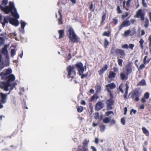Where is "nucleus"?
Masks as SVG:
<instances>
[{
	"mask_svg": "<svg viewBox=\"0 0 151 151\" xmlns=\"http://www.w3.org/2000/svg\"><path fill=\"white\" fill-rule=\"evenodd\" d=\"M144 27L146 28H147L148 27L149 25V22L148 19L147 18H146L145 20V21H144Z\"/></svg>",
	"mask_w": 151,
	"mask_h": 151,
	"instance_id": "obj_33",
	"label": "nucleus"
},
{
	"mask_svg": "<svg viewBox=\"0 0 151 151\" xmlns=\"http://www.w3.org/2000/svg\"><path fill=\"white\" fill-rule=\"evenodd\" d=\"M113 113V111H107L106 112V115L107 116H109L110 114L112 113Z\"/></svg>",
	"mask_w": 151,
	"mask_h": 151,
	"instance_id": "obj_60",
	"label": "nucleus"
},
{
	"mask_svg": "<svg viewBox=\"0 0 151 151\" xmlns=\"http://www.w3.org/2000/svg\"><path fill=\"white\" fill-rule=\"evenodd\" d=\"M107 88V90L108 89H112L116 87V85L114 83H112L110 84H107L105 86Z\"/></svg>",
	"mask_w": 151,
	"mask_h": 151,
	"instance_id": "obj_15",
	"label": "nucleus"
},
{
	"mask_svg": "<svg viewBox=\"0 0 151 151\" xmlns=\"http://www.w3.org/2000/svg\"><path fill=\"white\" fill-rule=\"evenodd\" d=\"M115 52L116 54L119 55L121 58H123L125 56V53L124 50L117 49L115 50Z\"/></svg>",
	"mask_w": 151,
	"mask_h": 151,
	"instance_id": "obj_10",
	"label": "nucleus"
},
{
	"mask_svg": "<svg viewBox=\"0 0 151 151\" xmlns=\"http://www.w3.org/2000/svg\"><path fill=\"white\" fill-rule=\"evenodd\" d=\"M125 70L127 73L130 74L132 72V68H131V64L130 63H128L127 64L125 67Z\"/></svg>",
	"mask_w": 151,
	"mask_h": 151,
	"instance_id": "obj_19",
	"label": "nucleus"
},
{
	"mask_svg": "<svg viewBox=\"0 0 151 151\" xmlns=\"http://www.w3.org/2000/svg\"><path fill=\"white\" fill-rule=\"evenodd\" d=\"M148 15L150 21L151 22V12H150L148 13Z\"/></svg>",
	"mask_w": 151,
	"mask_h": 151,
	"instance_id": "obj_64",
	"label": "nucleus"
},
{
	"mask_svg": "<svg viewBox=\"0 0 151 151\" xmlns=\"http://www.w3.org/2000/svg\"><path fill=\"white\" fill-rule=\"evenodd\" d=\"M101 86L100 85H97L96 87V92L98 93L101 91Z\"/></svg>",
	"mask_w": 151,
	"mask_h": 151,
	"instance_id": "obj_38",
	"label": "nucleus"
},
{
	"mask_svg": "<svg viewBox=\"0 0 151 151\" xmlns=\"http://www.w3.org/2000/svg\"><path fill=\"white\" fill-rule=\"evenodd\" d=\"M117 12L119 13H120L122 12V11L121 10L119 6H118L117 7Z\"/></svg>",
	"mask_w": 151,
	"mask_h": 151,
	"instance_id": "obj_62",
	"label": "nucleus"
},
{
	"mask_svg": "<svg viewBox=\"0 0 151 151\" xmlns=\"http://www.w3.org/2000/svg\"><path fill=\"white\" fill-rule=\"evenodd\" d=\"M77 111L79 113H81L83 110V107L82 106H78L77 107Z\"/></svg>",
	"mask_w": 151,
	"mask_h": 151,
	"instance_id": "obj_39",
	"label": "nucleus"
},
{
	"mask_svg": "<svg viewBox=\"0 0 151 151\" xmlns=\"http://www.w3.org/2000/svg\"><path fill=\"white\" fill-rule=\"evenodd\" d=\"M108 68V66L107 64H105L104 65L102 69L98 71V73L100 75H101L104 73L105 71L107 70Z\"/></svg>",
	"mask_w": 151,
	"mask_h": 151,
	"instance_id": "obj_13",
	"label": "nucleus"
},
{
	"mask_svg": "<svg viewBox=\"0 0 151 151\" xmlns=\"http://www.w3.org/2000/svg\"><path fill=\"white\" fill-rule=\"evenodd\" d=\"M99 118V113H96L95 114L94 116V118L95 119H97Z\"/></svg>",
	"mask_w": 151,
	"mask_h": 151,
	"instance_id": "obj_57",
	"label": "nucleus"
},
{
	"mask_svg": "<svg viewBox=\"0 0 151 151\" xmlns=\"http://www.w3.org/2000/svg\"><path fill=\"white\" fill-rule=\"evenodd\" d=\"M116 74L113 71L109 72L108 78L109 79H114L116 77Z\"/></svg>",
	"mask_w": 151,
	"mask_h": 151,
	"instance_id": "obj_21",
	"label": "nucleus"
},
{
	"mask_svg": "<svg viewBox=\"0 0 151 151\" xmlns=\"http://www.w3.org/2000/svg\"><path fill=\"white\" fill-rule=\"evenodd\" d=\"M8 0H3L2 3L0 5L1 9L6 14H8L11 12L13 16L17 19L19 18V16L17 13L16 9L14 6V4L13 2H9V6H6V5L8 3Z\"/></svg>",
	"mask_w": 151,
	"mask_h": 151,
	"instance_id": "obj_1",
	"label": "nucleus"
},
{
	"mask_svg": "<svg viewBox=\"0 0 151 151\" xmlns=\"http://www.w3.org/2000/svg\"><path fill=\"white\" fill-rule=\"evenodd\" d=\"M16 54L15 50L14 49H12L11 50V56H14Z\"/></svg>",
	"mask_w": 151,
	"mask_h": 151,
	"instance_id": "obj_48",
	"label": "nucleus"
},
{
	"mask_svg": "<svg viewBox=\"0 0 151 151\" xmlns=\"http://www.w3.org/2000/svg\"><path fill=\"white\" fill-rule=\"evenodd\" d=\"M78 149L76 151H88V148H87L86 147L82 146L81 145L78 146Z\"/></svg>",
	"mask_w": 151,
	"mask_h": 151,
	"instance_id": "obj_20",
	"label": "nucleus"
},
{
	"mask_svg": "<svg viewBox=\"0 0 151 151\" xmlns=\"http://www.w3.org/2000/svg\"><path fill=\"white\" fill-rule=\"evenodd\" d=\"M145 81L144 79H142L138 83V86H143L146 85Z\"/></svg>",
	"mask_w": 151,
	"mask_h": 151,
	"instance_id": "obj_30",
	"label": "nucleus"
},
{
	"mask_svg": "<svg viewBox=\"0 0 151 151\" xmlns=\"http://www.w3.org/2000/svg\"><path fill=\"white\" fill-rule=\"evenodd\" d=\"M8 75L6 74L4 71H3L0 74V76L1 77V79H6Z\"/></svg>",
	"mask_w": 151,
	"mask_h": 151,
	"instance_id": "obj_25",
	"label": "nucleus"
},
{
	"mask_svg": "<svg viewBox=\"0 0 151 151\" xmlns=\"http://www.w3.org/2000/svg\"><path fill=\"white\" fill-rule=\"evenodd\" d=\"M145 15V12H144L142 9H140L138 10L135 15V17L137 18L140 17V20L142 21H143L145 18L144 16Z\"/></svg>",
	"mask_w": 151,
	"mask_h": 151,
	"instance_id": "obj_6",
	"label": "nucleus"
},
{
	"mask_svg": "<svg viewBox=\"0 0 151 151\" xmlns=\"http://www.w3.org/2000/svg\"><path fill=\"white\" fill-rule=\"evenodd\" d=\"M79 41V38H70V41L71 43H78Z\"/></svg>",
	"mask_w": 151,
	"mask_h": 151,
	"instance_id": "obj_29",
	"label": "nucleus"
},
{
	"mask_svg": "<svg viewBox=\"0 0 151 151\" xmlns=\"http://www.w3.org/2000/svg\"><path fill=\"white\" fill-rule=\"evenodd\" d=\"M134 45L133 44H130L128 45V48H130L131 50H132Z\"/></svg>",
	"mask_w": 151,
	"mask_h": 151,
	"instance_id": "obj_50",
	"label": "nucleus"
},
{
	"mask_svg": "<svg viewBox=\"0 0 151 151\" xmlns=\"http://www.w3.org/2000/svg\"><path fill=\"white\" fill-rule=\"evenodd\" d=\"M129 74L126 73L124 74V73H122L120 75V78L122 80H126L128 78V76Z\"/></svg>",
	"mask_w": 151,
	"mask_h": 151,
	"instance_id": "obj_18",
	"label": "nucleus"
},
{
	"mask_svg": "<svg viewBox=\"0 0 151 151\" xmlns=\"http://www.w3.org/2000/svg\"><path fill=\"white\" fill-rule=\"evenodd\" d=\"M130 33V30H128L127 31H126L124 33V35L125 37H127L128 36Z\"/></svg>",
	"mask_w": 151,
	"mask_h": 151,
	"instance_id": "obj_47",
	"label": "nucleus"
},
{
	"mask_svg": "<svg viewBox=\"0 0 151 151\" xmlns=\"http://www.w3.org/2000/svg\"><path fill=\"white\" fill-rule=\"evenodd\" d=\"M91 148L92 150V151H97V150L96 148L93 146H91Z\"/></svg>",
	"mask_w": 151,
	"mask_h": 151,
	"instance_id": "obj_61",
	"label": "nucleus"
},
{
	"mask_svg": "<svg viewBox=\"0 0 151 151\" xmlns=\"http://www.w3.org/2000/svg\"><path fill=\"white\" fill-rule=\"evenodd\" d=\"M89 142V139H85L82 142L83 146H82L86 147L87 148H88V145Z\"/></svg>",
	"mask_w": 151,
	"mask_h": 151,
	"instance_id": "obj_22",
	"label": "nucleus"
},
{
	"mask_svg": "<svg viewBox=\"0 0 151 151\" xmlns=\"http://www.w3.org/2000/svg\"><path fill=\"white\" fill-rule=\"evenodd\" d=\"M128 14H129L128 12H126L125 14L122 15V19H124L126 17L128 16Z\"/></svg>",
	"mask_w": 151,
	"mask_h": 151,
	"instance_id": "obj_52",
	"label": "nucleus"
},
{
	"mask_svg": "<svg viewBox=\"0 0 151 151\" xmlns=\"http://www.w3.org/2000/svg\"><path fill=\"white\" fill-rule=\"evenodd\" d=\"M113 22L114 24L116 25L118 22V20L116 18H114L113 19Z\"/></svg>",
	"mask_w": 151,
	"mask_h": 151,
	"instance_id": "obj_58",
	"label": "nucleus"
},
{
	"mask_svg": "<svg viewBox=\"0 0 151 151\" xmlns=\"http://www.w3.org/2000/svg\"><path fill=\"white\" fill-rule=\"evenodd\" d=\"M12 72V71L11 69L8 68L6 70V71H5V72L6 74L9 75Z\"/></svg>",
	"mask_w": 151,
	"mask_h": 151,
	"instance_id": "obj_44",
	"label": "nucleus"
},
{
	"mask_svg": "<svg viewBox=\"0 0 151 151\" xmlns=\"http://www.w3.org/2000/svg\"><path fill=\"white\" fill-rule=\"evenodd\" d=\"M86 68V66L83 67V64L81 62H78L76 63L75 65V68H77L78 71V73H79L82 71H85L84 68Z\"/></svg>",
	"mask_w": 151,
	"mask_h": 151,
	"instance_id": "obj_7",
	"label": "nucleus"
},
{
	"mask_svg": "<svg viewBox=\"0 0 151 151\" xmlns=\"http://www.w3.org/2000/svg\"><path fill=\"white\" fill-rule=\"evenodd\" d=\"M142 130L143 133L144 134H145L147 136H149V132L146 128L144 127H142Z\"/></svg>",
	"mask_w": 151,
	"mask_h": 151,
	"instance_id": "obj_26",
	"label": "nucleus"
},
{
	"mask_svg": "<svg viewBox=\"0 0 151 151\" xmlns=\"http://www.w3.org/2000/svg\"><path fill=\"white\" fill-rule=\"evenodd\" d=\"M8 75L6 74L4 71H3L0 74V76L1 77V79H6Z\"/></svg>",
	"mask_w": 151,
	"mask_h": 151,
	"instance_id": "obj_24",
	"label": "nucleus"
},
{
	"mask_svg": "<svg viewBox=\"0 0 151 151\" xmlns=\"http://www.w3.org/2000/svg\"><path fill=\"white\" fill-rule=\"evenodd\" d=\"M150 97V94L149 93L147 92L145 93L144 96V98H146V99H148Z\"/></svg>",
	"mask_w": 151,
	"mask_h": 151,
	"instance_id": "obj_46",
	"label": "nucleus"
},
{
	"mask_svg": "<svg viewBox=\"0 0 151 151\" xmlns=\"http://www.w3.org/2000/svg\"><path fill=\"white\" fill-rule=\"evenodd\" d=\"M145 66L144 64H142L139 66V69H142L143 68H145Z\"/></svg>",
	"mask_w": 151,
	"mask_h": 151,
	"instance_id": "obj_63",
	"label": "nucleus"
},
{
	"mask_svg": "<svg viewBox=\"0 0 151 151\" xmlns=\"http://www.w3.org/2000/svg\"><path fill=\"white\" fill-rule=\"evenodd\" d=\"M122 47L123 49H128V46L127 44H125L122 46Z\"/></svg>",
	"mask_w": 151,
	"mask_h": 151,
	"instance_id": "obj_53",
	"label": "nucleus"
},
{
	"mask_svg": "<svg viewBox=\"0 0 151 151\" xmlns=\"http://www.w3.org/2000/svg\"><path fill=\"white\" fill-rule=\"evenodd\" d=\"M2 17L1 15L0 14V22L1 23L3 27L5 24V23L8 22V20L10 23L16 26L18 25L19 22L18 20L14 19L13 18H9V17H6L4 18V22H2Z\"/></svg>",
	"mask_w": 151,
	"mask_h": 151,
	"instance_id": "obj_2",
	"label": "nucleus"
},
{
	"mask_svg": "<svg viewBox=\"0 0 151 151\" xmlns=\"http://www.w3.org/2000/svg\"><path fill=\"white\" fill-rule=\"evenodd\" d=\"M113 100L109 99L106 101V103L107 105V108L109 110H112L113 109L112 106L113 105Z\"/></svg>",
	"mask_w": 151,
	"mask_h": 151,
	"instance_id": "obj_9",
	"label": "nucleus"
},
{
	"mask_svg": "<svg viewBox=\"0 0 151 151\" xmlns=\"http://www.w3.org/2000/svg\"><path fill=\"white\" fill-rule=\"evenodd\" d=\"M136 112L137 111L136 110L132 109L130 111V114H132V113H133L134 114H135Z\"/></svg>",
	"mask_w": 151,
	"mask_h": 151,
	"instance_id": "obj_59",
	"label": "nucleus"
},
{
	"mask_svg": "<svg viewBox=\"0 0 151 151\" xmlns=\"http://www.w3.org/2000/svg\"><path fill=\"white\" fill-rule=\"evenodd\" d=\"M99 98V96L96 94H94L92 96L90 100V101H93L95 99H97Z\"/></svg>",
	"mask_w": 151,
	"mask_h": 151,
	"instance_id": "obj_31",
	"label": "nucleus"
},
{
	"mask_svg": "<svg viewBox=\"0 0 151 151\" xmlns=\"http://www.w3.org/2000/svg\"><path fill=\"white\" fill-rule=\"evenodd\" d=\"M10 86V82H3L0 84V87L4 91H7L9 90L8 87Z\"/></svg>",
	"mask_w": 151,
	"mask_h": 151,
	"instance_id": "obj_8",
	"label": "nucleus"
},
{
	"mask_svg": "<svg viewBox=\"0 0 151 151\" xmlns=\"http://www.w3.org/2000/svg\"><path fill=\"white\" fill-rule=\"evenodd\" d=\"M123 60L122 59H119L117 60V62L118 63V64L119 65L120 67H122L123 66V64H122V63H123Z\"/></svg>",
	"mask_w": 151,
	"mask_h": 151,
	"instance_id": "obj_41",
	"label": "nucleus"
},
{
	"mask_svg": "<svg viewBox=\"0 0 151 151\" xmlns=\"http://www.w3.org/2000/svg\"><path fill=\"white\" fill-rule=\"evenodd\" d=\"M121 122L122 124L124 125L125 124V120L124 118V117H123L121 119Z\"/></svg>",
	"mask_w": 151,
	"mask_h": 151,
	"instance_id": "obj_51",
	"label": "nucleus"
},
{
	"mask_svg": "<svg viewBox=\"0 0 151 151\" xmlns=\"http://www.w3.org/2000/svg\"><path fill=\"white\" fill-rule=\"evenodd\" d=\"M6 79H7L6 82H11L13 81L14 80L15 77L13 75L11 74L8 76Z\"/></svg>",
	"mask_w": 151,
	"mask_h": 151,
	"instance_id": "obj_17",
	"label": "nucleus"
},
{
	"mask_svg": "<svg viewBox=\"0 0 151 151\" xmlns=\"http://www.w3.org/2000/svg\"><path fill=\"white\" fill-rule=\"evenodd\" d=\"M100 131L101 132H103L104 131L105 129V125L104 124L100 125Z\"/></svg>",
	"mask_w": 151,
	"mask_h": 151,
	"instance_id": "obj_42",
	"label": "nucleus"
},
{
	"mask_svg": "<svg viewBox=\"0 0 151 151\" xmlns=\"http://www.w3.org/2000/svg\"><path fill=\"white\" fill-rule=\"evenodd\" d=\"M20 23L21 24V27L22 30V31L23 32L24 31V28L26 24L25 22L23 21H21Z\"/></svg>",
	"mask_w": 151,
	"mask_h": 151,
	"instance_id": "obj_37",
	"label": "nucleus"
},
{
	"mask_svg": "<svg viewBox=\"0 0 151 151\" xmlns=\"http://www.w3.org/2000/svg\"><path fill=\"white\" fill-rule=\"evenodd\" d=\"M108 92L109 93V96H110V98L109 99L113 100V96L112 93L111 91L109 89H108Z\"/></svg>",
	"mask_w": 151,
	"mask_h": 151,
	"instance_id": "obj_43",
	"label": "nucleus"
},
{
	"mask_svg": "<svg viewBox=\"0 0 151 151\" xmlns=\"http://www.w3.org/2000/svg\"><path fill=\"white\" fill-rule=\"evenodd\" d=\"M2 53L4 55H7L8 53L7 48L6 47H5L2 49Z\"/></svg>",
	"mask_w": 151,
	"mask_h": 151,
	"instance_id": "obj_28",
	"label": "nucleus"
},
{
	"mask_svg": "<svg viewBox=\"0 0 151 151\" xmlns=\"http://www.w3.org/2000/svg\"><path fill=\"white\" fill-rule=\"evenodd\" d=\"M4 38H0V46L3 44L4 42Z\"/></svg>",
	"mask_w": 151,
	"mask_h": 151,
	"instance_id": "obj_55",
	"label": "nucleus"
},
{
	"mask_svg": "<svg viewBox=\"0 0 151 151\" xmlns=\"http://www.w3.org/2000/svg\"><path fill=\"white\" fill-rule=\"evenodd\" d=\"M58 12L60 15V18L58 20V24H61L63 23V22L62 21V15L60 11H59Z\"/></svg>",
	"mask_w": 151,
	"mask_h": 151,
	"instance_id": "obj_35",
	"label": "nucleus"
},
{
	"mask_svg": "<svg viewBox=\"0 0 151 151\" xmlns=\"http://www.w3.org/2000/svg\"><path fill=\"white\" fill-rule=\"evenodd\" d=\"M10 93V91L9 92V93H7L6 94L2 93H0V96L1 98V101L2 104H5L6 103L7 96L9 95Z\"/></svg>",
	"mask_w": 151,
	"mask_h": 151,
	"instance_id": "obj_12",
	"label": "nucleus"
},
{
	"mask_svg": "<svg viewBox=\"0 0 151 151\" xmlns=\"http://www.w3.org/2000/svg\"><path fill=\"white\" fill-rule=\"evenodd\" d=\"M104 107L103 100L99 101L96 104L95 109L96 111H99Z\"/></svg>",
	"mask_w": 151,
	"mask_h": 151,
	"instance_id": "obj_5",
	"label": "nucleus"
},
{
	"mask_svg": "<svg viewBox=\"0 0 151 151\" xmlns=\"http://www.w3.org/2000/svg\"><path fill=\"white\" fill-rule=\"evenodd\" d=\"M147 57V55H146L144 58L143 62L145 64L146 63H148L150 60V59H148L146 60Z\"/></svg>",
	"mask_w": 151,
	"mask_h": 151,
	"instance_id": "obj_40",
	"label": "nucleus"
},
{
	"mask_svg": "<svg viewBox=\"0 0 151 151\" xmlns=\"http://www.w3.org/2000/svg\"><path fill=\"white\" fill-rule=\"evenodd\" d=\"M68 72L67 78L73 79L76 75V72L75 71V68L71 65H68L67 67Z\"/></svg>",
	"mask_w": 151,
	"mask_h": 151,
	"instance_id": "obj_3",
	"label": "nucleus"
},
{
	"mask_svg": "<svg viewBox=\"0 0 151 151\" xmlns=\"http://www.w3.org/2000/svg\"><path fill=\"white\" fill-rule=\"evenodd\" d=\"M144 41L142 39H141L139 41V43L140 45V47L141 49L142 50L144 49L143 44L144 43Z\"/></svg>",
	"mask_w": 151,
	"mask_h": 151,
	"instance_id": "obj_27",
	"label": "nucleus"
},
{
	"mask_svg": "<svg viewBox=\"0 0 151 151\" xmlns=\"http://www.w3.org/2000/svg\"><path fill=\"white\" fill-rule=\"evenodd\" d=\"M130 24L129 21L128 20H125L123 22L122 24L120 27V29H121L123 27H127Z\"/></svg>",
	"mask_w": 151,
	"mask_h": 151,
	"instance_id": "obj_16",
	"label": "nucleus"
},
{
	"mask_svg": "<svg viewBox=\"0 0 151 151\" xmlns=\"http://www.w3.org/2000/svg\"><path fill=\"white\" fill-rule=\"evenodd\" d=\"M109 34H110V32H104L103 34V35L104 36H106L107 37H109Z\"/></svg>",
	"mask_w": 151,
	"mask_h": 151,
	"instance_id": "obj_49",
	"label": "nucleus"
},
{
	"mask_svg": "<svg viewBox=\"0 0 151 151\" xmlns=\"http://www.w3.org/2000/svg\"><path fill=\"white\" fill-rule=\"evenodd\" d=\"M111 121V118L110 117L105 118L103 120V122L106 124H107L109 122Z\"/></svg>",
	"mask_w": 151,
	"mask_h": 151,
	"instance_id": "obj_34",
	"label": "nucleus"
},
{
	"mask_svg": "<svg viewBox=\"0 0 151 151\" xmlns=\"http://www.w3.org/2000/svg\"><path fill=\"white\" fill-rule=\"evenodd\" d=\"M67 34L69 38H76V35L73 29L71 27L69 28Z\"/></svg>",
	"mask_w": 151,
	"mask_h": 151,
	"instance_id": "obj_11",
	"label": "nucleus"
},
{
	"mask_svg": "<svg viewBox=\"0 0 151 151\" xmlns=\"http://www.w3.org/2000/svg\"><path fill=\"white\" fill-rule=\"evenodd\" d=\"M58 33L59 35V38H62L63 37L64 31L63 30H59Z\"/></svg>",
	"mask_w": 151,
	"mask_h": 151,
	"instance_id": "obj_36",
	"label": "nucleus"
},
{
	"mask_svg": "<svg viewBox=\"0 0 151 151\" xmlns=\"http://www.w3.org/2000/svg\"><path fill=\"white\" fill-rule=\"evenodd\" d=\"M109 42L107 40L105 39L104 40V42L103 43L104 46L105 48H106L107 47V46H108L109 44Z\"/></svg>",
	"mask_w": 151,
	"mask_h": 151,
	"instance_id": "obj_32",
	"label": "nucleus"
},
{
	"mask_svg": "<svg viewBox=\"0 0 151 151\" xmlns=\"http://www.w3.org/2000/svg\"><path fill=\"white\" fill-rule=\"evenodd\" d=\"M125 85L126 86L125 91L123 96L124 99L125 100H126L129 97H127V94L128 93V90L129 88V86L127 83H126Z\"/></svg>",
	"mask_w": 151,
	"mask_h": 151,
	"instance_id": "obj_14",
	"label": "nucleus"
},
{
	"mask_svg": "<svg viewBox=\"0 0 151 151\" xmlns=\"http://www.w3.org/2000/svg\"><path fill=\"white\" fill-rule=\"evenodd\" d=\"M142 5L144 6L145 7H147V5L146 4L145 2V0H142Z\"/></svg>",
	"mask_w": 151,
	"mask_h": 151,
	"instance_id": "obj_56",
	"label": "nucleus"
},
{
	"mask_svg": "<svg viewBox=\"0 0 151 151\" xmlns=\"http://www.w3.org/2000/svg\"><path fill=\"white\" fill-rule=\"evenodd\" d=\"M123 83H121L119 87V89L120 90V91L122 93H124V90L123 89Z\"/></svg>",
	"mask_w": 151,
	"mask_h": 151,
	"instance_id": "obj_45",
	"label": "nucleus"
},
{
	"mask_svg": "<svg viewBox=\"0 0 151 151\" xmlns=\"http://www.w3.org/2000/svg\"><path fill=\"white\" fill-rule=\"evenodd\" d=\"M17 85V83L16 82H13L12 83H11L10 82V86H13L14 87L15 86H16Z\"/></svg>",
	"mask_w": 151,
	"mask_h": 151,
	"instance_id": "obj_54",
	"label": "nucleus"
},
{
	"mask_svg": "<svg viewBox=\"0 0 151 151\" xmlns=\"http://www.w3.org/2000/svg\"><path fill=\"white\" fill-rule=\"evenodd\" d=\"M84 71H81L78 73L79 75L81 76V79H83L84 78H86L88 75V72H87L85 74H83V73Z\"/></svg>",
	"mask_w": 151,
	"mask_h": 151,
	"instance_id": "obj_23",
	"label": "nucleus"
},
{
	"mask_svg": "<svg viewBox=\"0 0 151 151\" xmlns=\"http://www.w3.org/2000/svg\"><path fill=\"white\" fill-rule=\"evenodd\" d=\"M131 95V98L132 99H134L135 101H137L139 100V93L138 90H135L134 92L130 93H129V96Z\"/></svg>",
	"mask_w": 151,
	"mask_h": 151,
	"instance_id": "obj_4",
	"label": "nucleus"
}]
</instances>
